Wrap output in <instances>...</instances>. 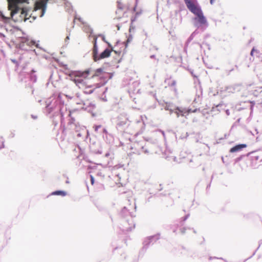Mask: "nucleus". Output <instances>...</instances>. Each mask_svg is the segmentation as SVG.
Returning a JSON list of instances; mask_svg holds the SVG:
<instances>
[{
    "mask_svg": "<svg viewBox=\"0 0 262 262\" xmlns=\"http://www.w3.org/2000/svg\"><path fill=\"white\" fill-rule=\"evenodd\" d=\"M122 12V9H118V10L116 11V13H121Z\"/></svg>",
    "mask_w": 262,
    "mask_h": 262,
    "instance_id": "17",
    "label": "nucleus"
},
{
    "mask_svg": "<svg viewBox=\"0 0 262 262\" xmlns=\"http://www.w3.org/2000/svg\"><path fill=\"white\" fill-rule=\"evenodd\" d=\"M132 13L136 11V7H134L133 9L129 10Z\"/></svg>",
    "mask_w": 262,
    "mask_h": 262,
    "instance_id": "18",
    "label": "nucleus"
},
{
    "mask_svg": "<svg viewBox=\"0 0 262 262\" xmlns=\"http://www.w3.org/2000/svg\"><path fill=\"white\" fill-rule=\"evenodd\" d=\"M102 72V69H97L95 74L91 78H88L90 72L89 70L84 71H74L70 74L69 76L76 86L83 90L84 93L90 94L92 93L96 89L100 86L99 83L94 82V80L99 78L98 73H101Z\"/></svg>",
    "mask_w": 262,
    "mask_h": 262,
    "instance_id": "1",
    "label": "nucleus"
},
{
    "mask_svg": "<svg viewBox=\"0 0 262 262\" xmlns=\"http://www.w3.org/2000/svg\"><path fill=\"white\" fill-rule=\"evenodd\" d=\"M112 51H114L116 54L118 53L116 51L113 50V49L111 50L106 49L99 55L97 58V61L101 59L108 57L111 55V53Z\"/></svg>",
    "mask_w": 262,
    "mask_h": 262,
    "instance_id": "5",
    "label": "nucleus"
},
{
    "mask_svg": "<svg viewBox=\"0 0 262 262\" xmlns=\"http://www.w3.org/2000/svg\"><path fill=\"white\" fill-rule=\"evenodd\" d=\"M128 222H130V224L132 225L130 227H126V229H127V230L128 231H130L132 230L133 229L135 228V225L134 223V221H133L132 219H131L130 221H128Z\"/></svg>",
    "mask_w": 262,
    "mask_h": 262,
    "instance_id": "12",
    "label": "nucleus"
},
{
    "mask_svg": "<svg viewBox=\"0 0 262 262\" xmlns=\"http://www.w3.org/2000/svg\"><path fill=\"white\" fill-rule=\"evenodd\" d=\"M99 55L98 54V47L97 46H94L93 49V57L95 61H97V58Z\"/></svg>",
    "mask_w": 262,
    "mask_h": 262,
    "instance_id": "8",
    "label": "nucleus"
},
{
    "mask_svg": "<svg viewBox=\"0 0 262 262\" xmlns=\"http://www.w3.org/2000/svg\"><path fill=\"white\" fill-rule=\"evenodd\" d=\"M52 195H61L62 196H66L67 195V192L62 190H57L54 191L52 193Z\"/></svg>",
    "mask_w": 262,
    "mask_h": 262,
    "instance_id": "9",
    "label": "nucleus"
},
{
    "mask_svg": "<svg viewBox=\"0 0 262 262\" xmlns=\"http://www.w3.org/2000/svg\"><path fill=\"white\" fill-rule=\"evenodd\" d=\"M133 39V37L132 35H129L128 36L127 39L126 40V41L125 42V48H126L127 47L129 43H130L131 41H132Z\"/></svg>",
    "mask_w": 262,
    "mask_h": 262,
    "instance_id": "11",
    "label": "nucleus"
},
{
    "mask_svg": "<svg viewBox=\"0 0 262 262\" xmlns=\"http://www.w3.org/2000/svg\"><path fill=\"white\" fill-rule=\"evenodd\" d=\"M103 39V41H104L105 42H106V41H105V40L104 37H103V39Z\"/></svg>",
    "mask_w": 262,
    "mask_h": 262,
    "instance_id": "23",
    "label": "nucleus"
},
{
    "mask_svg": "<svg viewBox=\"0 0 262 262\" xmlns=\"http://www.w3.org/2000/svg\"><path fill=\"white\" fill-rule=\"evenodd\" d=\"M190 110L188 111V113H190Z\"/></svg>",
    "mask_w": 262,
    "mask_h": 262,
    "instance_id": "24",
    "label": "nucleus"
},
{
    "mask_svg": "<svg viewBox=\"0 0 262 262\" xmlns=\"http://www.w3.org/2000/svg\"><path fill=\"white\" fill-rule=\"evenodd\" d=\"M185 229H184L183 230H182L181 231V233H185Z\"/></svg>",
    "mask_w": 262,
    "mask_h": 262,
    "instance_id": "20",
    "label": "nucleus"
},
{
    "mask_svg": "<svg viewBox=\"0 0 262 262\" xmlns=\"http://www.w3.org/2000/svg\"><path fill=\"white\" fill-rule=\"evenodd\" d=\"M187 217H188V216H187V215H186V216H185V217H184L183 218V219H182V222L185 221L187 219Z\"/></svg>",
    "mask_w": 262,
    "mask_h": 262,
    "instance_id": "19",
    "label": "nucleus"
},
{
    "mask_svg": "<svg viewBox=\"0 0 262 262\" xmlns=\"http://www.w3.org/2000/svg\"><path fill=\"white\" fill-rule=\"evenodd\" d=\"M247 145L245 144H238L230 149V152L231 153L237 152L241 150L243 148L246 147Z\"/></svg>",
    "mask_w": 262,
    "mask_h": 262,
    "instance_id": "6",
    "label": "nucleus"
},
{
    "mask_svg": "<svg viewBox=\"0 0 262 262\" xmlns=\"http://www.w3.org/2000/svg\"><path fill=\"white\" fill-rule=\"evenodd\" d=\"M97 38L96 37H94V40H93L94 46H97Z\"/></svg>",
    "mask_w": 262,
    "mask_h": 262,
    "instance_id": "14",
    "label": "nucleus"
},
{
    "mask_svg": "<svg viewBox=\"0 0 262 262\" xmlns=\"http://www.w3.org/2000/svg\"><path fill=\"white\" fill-rule=\"evenodd\" d=\"M255 52H257V50H256L255 49V48H253V49H252V50H251V53H250V54H251V55L252 56H253L254 53Z\"/></svg>",
    "mask_w": 262,
    "mask_h": 262,
    "instance_id": "13",
    "label": "nucleus"
},
{
    "mask_svg": "<svg viewBox=\"0 0 262 262\" xmlns=\"http://www.w3.org/2000/svg\"><path fill=\"white\" fill-rule=\"evenodd\" d=\"M193 14L194 15H195L196 16H197L198 21L200 24H202V25H205L206 24V22H207L206 19L203 15V13L202 12L201 9Z\"/></svg>",
    "mask_w": 262,
    "mask_h": 262,
    "instance_id": "4",
    "label": "nucleus"
},
{
    "mask_svg": "<svg viewBox=\"0 0 262 262\" xmlns=\"http://www.w3.org/2000/svg\"><path fill=\"white\" fill-rule=\"evenodd\" d=\"M1 16H2V17L4 19H9L10 17H6L4 15H3V14L2 13H1Z\"/></svg>",
    "mask_w": 262,
    "mask_h": 262,
    "instance_id": "16",
    "label": "nucleus"
},
{
    "mask_svg": "<svg viewBox=\"0 0 262 262\" xmlns=\"http://www.w3.org/2000/svg\"><path fill=\"white\" fill-rule=\"evenodd\" d=\"M75 19H78L80 21H81V19L80 18H77V17H75Z\"/></svg>",
    "mask_w": 262,
    "mask_h": 262,
    "instance_id": "21",
    "label": "nucleus"
},
{
    "mask_svg": "<svg viewBox=\"0 0 262 262\" xmlns=\"http://www.w3.org/2000/svg\"><path fill=\"white\" fill-rule=\"evenodd\" d=\"M127 119L125 118L124 120H120L118 122L117 125L120 126H120H122L125 125L127 123Z\"/></svg>",
    "mask_w": 262,
    "mask_h": 262,
    "instance_id": "10",
    "label": "nucleus"
},
{
    "mask_svg": "<svg viewBox=\"0 0 262 262\" xmlns=\"http://www.w3.org/2000/svg\"><path fill=\"white\" fill-rule=\"evenodd\" d=\"M90 178H91V184H92V185H94V178L93 176H92V175L91 176Z\"/></svg>",
    "mask_w": 262,
    "mask_h": 262,
    "instance_id": "15",
    "label": "nucleus"
},
{
    "mask_svg": "<svg viewBox=\"0 0 262 262\" xmlns=\"http://www.w3.org/2000/svg\"><path fill=\"white\" fill-rule=\"evenodd\" d=\"M187 8L192 13H194L201 8L196 5L195 3L192 0H184Z\"/></svg>",
    "mask_w": 262,
    "mask_h": 262,
    "instance_id": "2",
    "label": "nucleus"
},
{
    "mask_svg": "<svg viewBox=\"0 0 262 262\" xmlns=\"http://www.w3.org/2000/svg\"><path fill=\"white\" fill-rule=\"evenodd\" d=\"M165 83H167L168 86H174L176 85L177 82L172 77L167 78L165 81Z\"/></svg>",
    "mask_w": 262,
    "mask_h": 262,
    "instance_id": "7",
    "label": "nucleus"
},
{
    "mask_svg": "<svg viewBox=\"0 0 262 262\" xmlns=\"http://www.w3.org/2000/svg\"><path fill=\"white\" fill-rule=\"evenodd\" d=\"M187 8L192 13H194L201 8L196 5L195 3L192 0H184Z\"/></svg>",
    "mask_w": 262,
    "mask_h": 262,
    "instance_id": "3",
    "label": "nucleus"
},
{
    "mask_svg": "<svg viewBox=\"0 0 262 262\" xmlns=\"http://www.w3.org/2000/svg\"><path fill=\"white\" fill-rule=\"evenodd\" d=\"M117 30H119V29H120V26H119L118 25H117Z\"/></svg>",
    "mask_w": 262,
    "mask_h": 262,
    "instance_id": "22",
    "label": "nucleus"
}]
</instances>
